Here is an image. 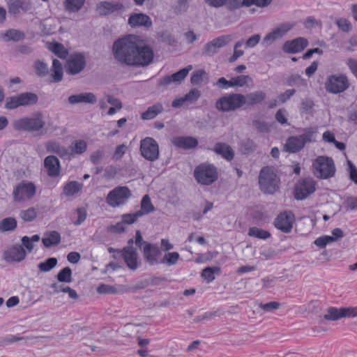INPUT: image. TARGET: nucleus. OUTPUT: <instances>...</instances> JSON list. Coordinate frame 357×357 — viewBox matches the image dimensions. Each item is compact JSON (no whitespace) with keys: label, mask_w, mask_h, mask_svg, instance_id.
<instances>
[{"label":"nucleus","mask_w":357,"mask_h":357,"mask_svg":"<svg viewBox=\"0 0 357 357\" xmlns=\"http://www.w3.org/2000/svg\"><path fill=\"white\" fill-rule=\"evenodd\" d=\"M121 257H123L127 266L132 271L136 270L140 265L137 249L132 246H126L122 250Z\"/></svg>","instance_id":"f3484780"},{"label":"nucleus","mask_w":357,"mask_h":357,"mask_svg":"<svg viewBox=\"0 0 357 357\" xmlns=\"http://www.w3.org/2000/svg\"><path fill=\"white\" fill-rule=\"evenodd\" d=\"M104 155L105 151L103 149H98L91 153L90 160L93 164L96 165L103 158Z\"/></svg>","instance_id":"338daca9"},{"label":"nucleus","mask_w":357,"mask_h":357,"mask_svg":"<svg viewBox=\"0 0 357 357\" xmlns=\"http://www.w3.org/2000/svg\"><path fill=\"white\" fill-rule=\"evenodd\" d=\"M213 151L229 161L231 160L234 156V153L231 148L225 143L215 144Z\"/></svg>","instance_id":"72a5a7b5"},{"label":"nucleus","mask_w":357,"mask_h":357,"mask_svg":"<svg viewBox=\"0 0 357 357\" xmlns=\"http://www.w3.org/2000/svg\"><path fill=\"white\" fill-rule=\"evenodd\" d=\"M128 24L132 27L145 26L150 27L152 25L151 18L144 13H133L128 18Z\"/></svg>","instance_id":"bb28decb"},{"label":"nucleus","mask_w":357,"mask_h":357,"mask_svg":"<svg viewBox=\"0 0 357 357\" xmlns=\"http://www.w3.org/2000/svg\"><path fill=\"white\" fill-rule=\"evenodd\" d=\"M60 282L70 283L73 281L72 271L70 267H65L61 269L56 275Z\"/></svg>","instance_id":"8fccbe9b"},{"label":"nucleus","mask_w":357,"mask_h":357,"mask_svg":"<svg viewBox=\"0 0 357 357\" xmlns=\"http://www.w3.org/2000/svg\"><path fill=\"white\" fill-rule=\"evenodd\" d=\"M231 87L238 86L242 87L245 85H248L250 83H252V79L248 75H239L231 78Z\"/></svg>","instance_id":"49530a36"},{"label":"nucleus","mask_w":357,"mask_h":357,"mask_svg":"<svg viewBox=\"0 0 357 357\" xmlns=\"http://www.w3.org/2000/svg\"><path fill=\"white\" fill-rule=\"evenodd\" d=\"M57 264V259L54 257L49 258L46 261L38 264V268L43 272H47L52 270Z\"/></svg>","instance_id":"5fc2aeb1"},{"label":"nucleus","mask_w":357,"mask_h":357,"mask_svg":"<svg viewBox=\"0 0 357 357\" xmlns=\"http://www.w3.org/2000/svg\"><path fill=\"white\" fill-rule=\"evenodd\" d=\"M43 114L40 112L33 114L30 116H24L15 120L13 127L17 131H26L35 135H42L45 126Z\"/></svg>","instance_id":"f03ea898"},{"label":"nucleus","mask_w":357,"mask_h":357,"mask_svg":"<svg viewBox=\"0 0 357 357\" xmlns=\"http://www.w3.org/2000/svg\"><path fill=\"white\" fill-rule=\"evenodd\" d=\"M257 147L256 143L250 139L242 140L240 144V150L243 154H250L254 152Z\"/></svg>","instance_id":"a19ab883"},{"label":"nucleus","mask_w":357,"mask_h":357,"mask_svg":"<svg viewBox=\"0 0 357 357\" xmlns=\"http://www.w3.org/2000/svg\"><path fill=\"white\" fill-rule=\"evenodd\" d=\"M38 100V96L31 92H24L6 99L5 107L8 109H16L20 106L34 105Z\"/></svg>","instance_id":"1a4fd4ad"},{"label":"nucleus","mask_w":357,"mask_h":357,"mask_svg":"<svg viewBox=\"0 0 357 357\" xmlns=\"http://www.w3.org/2000/svg\"><path fill=\"white\" fill-rule=\"evenodd\" d=\"M70 149L75 154H82L87 149V144L82 139L75 140L71 144Z\"/></svg>","instance_id":"a18cd8bd"},{"label":"nucleus","mask_w":357,"mask_h":357,"mask_svg":"<svg viewBox=\"0 0 357 357\" xmlns=\"http://www.w3.org/2000/svg\"><path fill=\"white\" fill-rule=\"evenodd\" d=\"M172 143L174 146L183 149H194L198 145L197 139L190 136L174 137L172 139Z\"/></svg>","instance_id":"a878e982"},{"label":"nucleus","mask_w":357,"mask_h":357,"mask_svg":"<svg viewBox=\"0 0 357 357\" xmlns=\"http://www.w3.org/2000/svg\"><path fill=\"white\" fill-rule=\"evenodd\" d=\"M315 181L312 178L301 181L295 188L294 197L298 200L305 199L315 190Z\"/></svg>","instance_id":"dca6fc26"},{"label":"nucleus","mask_w":357,"mask_h":357,"mask_svg":"<svg viewBox=\"0 0 357 357\" xmlns=\"http://www.w3.org/2000/svg\"><path fill=\"white\" fill-rule=\"evenodd\" d=\"M349 86L347 77L344 74H335L327 77L325 82L326 90L333 94L346 91Z\"/></svg>","instance_id":"9d476101"},{"label":"nucleus","mask_w":357,"mask_h":357,"mask_svg":"<svg viewBox=\"0 0 357 357\" xmlns=\"http://www.w3.org/2000/svg\"><path fill=\"white\" fill-rule=\"evenodd\" d=\"M308 43L303 38H298L287 41L283 45V50L287 53H297L301 52L307 47Z\"/></svg>","instance_id":"393cba45"},{"label":"nucleus","mask_w":357,"mask_h":357,"mask_svg":"<svg viewBox=\"0 0 357 357\" xmlns=\"http://www.w3.org/2000/svg\"><path fill=\"white\" fill-rule=\"evenodd\" d=\"M61 235L56 231H50L45 233L42 242L45 248L57 245L61 242Z\"/></svg>","instance_id":"473e14b6"},{"label":"nucleus","mask_w":357,"mask_h":357,"mask_svg":"<svg viewBox=\"0 0 357 357\" xmlns=\"http://www.w3.org/2000/svg\"><path fill=\"white\" fill-rule=\"evenodd\" d=\"M132 192L127 186H117L106 197V203L112 208L124 205L131 197Z\"/></svg>","instance_id":"423d86ee"},{"label":"nucleus","mask_w":357,"mask_h":357,"mask_svg":"<svg viewBox=\"0 0 357 357\" xmlns=\"http://www.w3.org/2000/svg\"><path fill=\"white\" fill-rule=\"evenodd\" d=\"M231 40L230 35H225L218 37L209 43H207L202 50V55L211 56L217 53L218 50L225 46Z\"/></svg>","instance_id":"4468645a"},{"label":"nucleus","mask_w":357,"mask_h":357,"mask_svg":"<svg viewBox=\"0 0 357 357\" xmlns=\"http://www.w3.org/2000/svg\"><path fill=\"white\" fill-rule=\"evenodd\" d=\"M294 221V215L291 213H283L280 214L275 220V227L284 233L291 231Z\"/></svg>","instance_id":"412c9836"},{"label":"nucleus","mask_w":357,"mask_h":357,"mask_svg":"<svg viewBox=\"0 0 357 357\" xmlns=\"http://www.w3.org/2000/svg\"><path fill=\"white\" fill-rule=\"evenodd\" d=\"M141 155L147 160L155 161L159 158V146L152 137H146L140 142Z\"/></svg>","instance_id":"9b49d317"},{"label":"nucleus","mask_w":357,"mask_h":357,"mask_svg":"<svg viewBox=\"0 0 357 357\" xmlns=\"http://www.w3.org/2000/svg\"><path fill=\"white\" fill-rule=\"evenodd\" d=\"M155 211V207L152 204L151 199L148 195H144L141 201V210L138 213L142 214V216L152 213Z\"/></svg>","instance_id":"ea45409f"},{"label":"nucleus","mask_w":357,"mask_h":357,"mask_svg":"<svg viewBox=\"0 0 357 357\" xmlns=\"http://www.w3.org/2000/svg\"><path fill=\"white\" fill-rule=\"evenodd\" d=\"M271 1L272 0H243V1H240V0H233L231 6L232 7L238 8L243 6L250 7L252 5L264 8L268 6Z\"/></svg>","instance_id":"2f4dec72"},{"label":"nucleus","mask_w":357,"mask_h":357,"mask_svg":"<svg viewBox=\"0 0 357 357\" xmlns=\"http://www.w3.org/2000/svg\"><path fill=\"white\" fill-rule=\"evenodd\" d=\"M34 69L36 73L40 77L47 75L49 72L47 64L40 60L35 61Z\"/></svg>","instance_id":"864d4df0"},{"label":"nucleus","mask_w":357,"mask_h":357,"mask_svg":"<svg viewBox=\"0 0 357 357\" xmlns=\"http://www.w3.org/2000/svg\"><path fill=\"white\" fill-rule=\"evenodd\" d=\"M179 259V254L176 252H169L166 254L164 257L162 262H167L169 265H174L176 264L178 259Z\"/></svg>","instance_id":"e2e57ef3"},{"label":"nucleus","mask_w":357,"mask_h":357,"mask_svg":"<svg viewBox=\"0 0 357 357\" xmlns=\"http://www.w3.org/2000/svg\"><path fill=\"white\" fill-rule=\"evenodd\" d=\"M97 292L99 294H116L118 291L116 288L112 285L101 284L97 288Z\"/></svg>","instance_id":"69168bd1"},{"label":"nucleus","mask_w":357,"mask_h":357,"mask_svg":"<svg viewBox=\"0 0 357 357\" xmlns=\"http://www.w3.org/2000/svg\"><path fill=\"white\" fill-rule=\"evenodd\" d=\"M49 50L61 59H65L68 54L63 45L59 43L50 44Z\"/></svg>","instance_id":"c03bdc74"},{"label":"nucleus","mask_w":357,"mask_h":357,"mask_svg":"<svg viewBox=\"0 0 357 357\" xmlns=\"http://www.w3.org/2000/svg\"><path fill=\"white\" fill-rule=\"evenodd\" d=\"M96 100V96L91 92L81 93L68 97L69 103L73 105L77 103L94 104Z\"/></svg>","instance_id":"c85d7f7f"},{"label":"nucleus","mask_w":357,"mask_h":357,"mask_svg":"<svg viewBox=\"0 0 357 357\" xmlns=\"http://www.w3.org/2000/svg\"><path fill=\"white\" fill-rule=\"evenodd\" d=\"M140 217H142V214L137 211L134 213L123 214L121 220L123 224L130 225L134 223Z\"/></svg>","instance_id":"052dcab7"},{"label":"nucleus","mask_w":357,"mask_h":357,"mask_svg":"<svg viewBox=\"0 0 357 357\" xmlns=\"http://www.w3.org/2000/svg\"><path fill=\"white\" fill-rule=\"evenodd\" d=\"M335 24L344 32H349L351 29V23L346 18H338Z\"/></svg>","instance_id":"680f3d73"},{"label":"nucleus","mask_w":357,"mask_h":357,"mask_svg":"<svg viewBox=\"0 0 357 357\" xmlns=\"http://www.w3.org/2000/svg\"><path fill=\"white\" fill-rule=\"evenodd\" d=\"M33 8L31 0H10L8 2V12L17 15L22 12H28Z\"/></svg>","instance_id":"aec40b11"},{"label":"nucleus","mask_w":357,"mask_h":357,"mask_svg":"<svg viewBox=\"0 0 357 357\" xmlns=\"http://www.w3.org/2000/svg\"><path fill=\"white\" fill-rule=\"evenodd\" d=\"M243 106L250 107L263 102L266 98V93L264 91H257L248 93L245 96L243 95Z\"/></svg>","instance_id":"c756f323"},{"label":"nucleus","mask_w":357,"mask_h":357,"mask_svg":"<svg viewBox=\"0 0 357 357\" xmlns=\"http://www.w3.org/2000/svg\"><path fill=\"white\" fill-rule=\"evenodd\" d=\"M85 0H64L63 5L68 13H77L83 7Z\"/></svg>","instance_id":"e433bc0d"},{"label":"nucleus","mask_w":357,"mask_h":357,"mask_svg":"<svg viewBox=\"0 0 357 357\" xmlns=\"http://www.w3.org/2000/svg\"><path fill=\"white\" fill-rule=\"evenodd\" d=\"M47 152L56 153L61 158H65L69 155L68 149L56 140H50L45 143Z\"/></svg>","instance_id":"7c9ffc66"},{"label":"nucleus","mask_w":357,"mask_h":357,"mask_svg":"<svg viewBox=\"0 0 357 357\" xmlns=\"http://www.w3.org/2000/svg\"><path fill=\"white\" fill-rule=\"evenodd\" d=\"M333 236H323L314 241V244L319 248H325L328 244L337 241L343 237V231L340 228H335L332 231Z\"/></svg>","instance_id":"cd10ccee"},{"label":"nucleus","mask_w":357,"mask_h":357,"mask_svg":"<svg viewBox=\"0 0 357 357\" xmlns=\"http://www.w3.org/2000/svg\"><path fill=\"white\" fill-rule=\"evenodd\" d=\"M205 1L210 6L213 7H220L224 4H227L229 10H235L238 8L232 7L233 0H205Z\"/></svg>","instance_id":"13d9d810"},{"label":"nucleus","mask_w":357,"mask_h":357,"mask_svg":"<svg viewBox=\"0 0 357 357\" xmlns=\"http://www.w3.org/2000/svg\"><path fill=\"white\" fill-rule=\"evenodd\" d=\"M248 235L259 239H266L271 236L268 231L257 227L250 228Z\"/></svg>","instance_id":"603ef678"},{"label":"nucleus","mask_w":357,"mask_h":357,"mask_svg":"<svg viewBox=\"0 0 357 357\" xmlns=\"http://www.w3.org/2000/svg\"><path fill=\"white\" fill-rule=\"evenodd\" d=\"M145 246L143 249L144 257L146 261L151 265H155L158 262V257L161 255L159 248L148 243H144Z\"/></svg>","instance_id":"5701e85b"},{"label":"nucleus","mask_w":357,"mask_h":357,"mask_svg":"<svg viewBox=\"0 0 357 357\" xmlns=\"http://www.w3.org/2000/svg\"><path fill=\"white\" fill-rule=\"evenodd\" d=\"M194 176L197 183L208 185L218 179V172L211 165L201 164L195 169Z\"/></svg>","instance_id":"0eeeda50"},{"label":"nucleus","mask_w":357,"mask_h":357,"mask_svg":"<svg viewBox=\"0 0 357 357\" xmlns=\"http://www.w3.org/2000/svg\"><path fill=\"white\" fill-rule=\"evenodd\" d=\"M83 188V184L75 181L68 182L63 189V193L68 197H73L80 192Z\"/></svg>","instance_id":"f704fd0d"},{"label":"nucleus","mask_w":357,"mask_h":357,"mask_svg":"<svg viewBox=\"0 0 357 357\" xmlns=\"http://www.w3.org/2000/svg\"><path fill=\"white\" fill-rule=\"evenodd\" d=\"M207 79L208 76L206 72L204 70H199L193 72L190 78V82L193 85H198Z\"/></svg>","instance_id":"09e8293b"},{"label":"nucleus","mask_w":357,"mask_h":357,"mask_svg":"<svg viewBox=\"0 0 357 357\" xmlns=\"http://www.w3.org/2000/svg\"><path fill=\"white\" fill-rule=\"evenodd\" d=\"M344 204L345 206L351 211L357 210V197L351 196L347 197L344 201Z\"/></svg>","instance_id":"774afa93"},{"label":"nucleus","mask_w":357,"mask_h":357,"mask_svg":"<svg viewBox=\"0 0 357 357\" xmlns=\"http://www.w3.org/2000/svg\"><path fill=\"white\" fill-rule=\"evenodd\" d=\"M40 239V236L38 234H35L31 237H29L26 236H23L21 241L22 245L26 248L28 252H31L34 248L33 243L38 242Z\"/></svg>","instance_id":"de8ad7c7"},{"label":"nucleus","mask_w":357,"mask_h":357,"mask_svg":"<svg viewBox=\"0 0 357 357\" xmlns=\"http://www.w3.org/2000/svg\"><path fill=\"white\" fill-rule=\"evenodd\" d=\"M292 26L290 24H281L264 37L263 44L266 46L269 45L276 40L282 38Z\"/></svg>","instance_id":"4be33fe9"},{"label":"nucleus","mask_w":357,"mask_h":357,"mask_svg":"<svg viewBox=\"0 0 357 357\" xmlns=\"http://www.w3.org/2000/svg\"><path fill=\"white\" fill-rule=\"evenodd\" d=\"M342 318V307L336 308L334 307H330L326 313L324 315V319L328 321H336Z\"/></svg>","instance_id":"37998d69"},{"label":"nucleus","mask_w":357,"mask_h":357,"mask_svg":"<svg viewBox=\"0 0 357 357\" xmlns=\"http://www.w3.org/2000/svg\"><path fill=\"white\" fill-rule=\"evenodd\" d=\"M37 338H38L37 337H34V336H27V337L20 336V337H18V336L11 335V336H9V337H4L0 342V345H1L3 344H10V343H13L14 342L19 341V340H26V341H27V340H36Z\"/></svg>","instance_id":"6e6d98bb"},{"label":"nucleus","mask_w":357,"mask_h":357,"mask_svg":"<svg viewBox=\"0 0 357 357\" xmlns=\"http://www.w3.org/2000/svg\"><path fill=\"white\" fill-rule=\"evenodd\" d=\"M37 216V211L34 208H29L20 212L21 218L26 222L33 221Z\"/></svg>","instance_id":"4d7b16f0"},{"label":"nucleus","mask_w":357,"mask_h":357,"mask_svg":"<svg viewBox=\"0 0 357 357\" xmlns=\"http://www.w3.org/2000/svg\"><path fill=\"white\" fill-rule=\"evenodd\" d=\"M279 178L274 169L270 167H263L259 175V188L264 193L273 194L278 189Z\"/></svg>","instance_id":"20e7f679"},{"label":"nucleus","mask_w":357,"mask_h":357,"mask_svg":"<svg viewBox=\"0 0 357 357\" xmlns=\"http://www.w3.org/2000/svg\"><path fill=\"white\" fill-rule=\"evenodd\" d=\"M123 5L118 2L100 1L96 6V11L101 16H105L123 10Z\"/></svg>","instance_id":"6ab92c4d"},{"label":"nucleus","mask_w":357,"mask_h":357,"mask_svg":"<svg viewBox=\"0 0 357 357\" xmlns=\"http://www.w3.org/2000/svg\"><path fill=\"white\" fill-rule=\"evenodd\" d=\"M17 225V220L14 218H5L0 221V231L1 232L12 231L16 229Z\"/></svg>","instance_id":"58836bf2"},{"label":"nucleus","mask_w":357,"mask_h":357,"mask_svg":"<svg viewBox=\"0 0 357 357\" xmlns=\"http://www.w3.org/2000/svg\"><path fill=\"white\" fill-rule=\"evenodd\" d=\"M112 54L119 63L135 67L149 66L154 56L152 48L136 35H128L115 40Z\"/></svg>","instance_id":"f257e3e1"},{"label":"nucleus","mask_w":357,"mask_h":357,"mask_svg":"<svg viewBox=\"0 0 357 357\" xmlns=\"http://www.w3.org/2000/svg\"><path fill=\"white\" fill-rule=\"evenodd\" d=\"M3 257L7 262H20L26 257V251L20 245H13L3 252Z\"/></svg>","instance_id":"a211bd4d"},{"label":"nucleus","mask_w":357,"mask_h":357,"mask_svg":"<svg viewBox=\"0 0 357 357\" xmlns=\"http://www.w3.org/2000/svg\"><path fill=\"white\" fill-rule=\"evenodd\" d=\"M163 106L161 103H156L151 107L141 114V118L143 120H151L154 119L158 114L163 111Z\"/></svg>","instance_id":"c9c22d12"},{"label":"nucleus","mask_w":357,"mask_h":357,"mask_svg":"<svg viewBox=\"0 0 357 357\" xmlns=\"http://www.w3.org/2000/svg\"><path fill=\"white\" fill-rule=\"evenodd\" d=\"M44 167L50 177L54 178L60 174V162L54 155H48L45 158Z\"/></svg>","instance_id":"b1692460"},{"label":"nucleus","mask_w":357,"mask_h":357,"mask_svg":"<svg viewBox=\"0 0 357 357\" xmlns=\"http://www.w3.org/2000/svg\"><path fill=\"white\" fill-rule=\"evenodd\" d=\"M314 174L320 178H328L335 174V167L333 159L328 156H318L312 163Z\"/></svg>","instance_id":"39448f33"},{"label":"nucleus","mask_w":357,"mask_h":357,"mask_svg":"<svg viewBox=\"0 0 357 357\" xmlns=\"http://www.w3.org/2000/svg\"><path fill=\"white\" fill-rule=\"evenodd\" d=\"M301 132L297 136L289 137L286 142L284 149L289 153H296L304 148L306 144L315 142L317 133V127H309L298 130Z\"/></svg>","instance_id":"7ed1b4c3"},{"label":"nucleus","mask_w":357,"mask_h":357,"mask_svg":"<svg viewBox=\"0 0 357 357\" xmlns=\"http://www.w3.org/2000/svg\"><path fill=\"white\" fill-rule=\"evenodd\" d=\"M200 96L201 93L198 89H192L184 96L187 103L192 104L196 102L199 98Z\"/></svg>","instance_id":"bf43d9fd"},{"label":"nucleus","mask_w":357,"mask_h":357,"mask_svg":"<svg viewBox=\"0 0 357 357\" xmlns=\"http://www.w3.org/2000/svg\"><path fill=\"white\" fill-rule=\"evenodd\" d=\"M86 63V59L83 54H72L67 61L66 73L69 75H77L84 69Z\"/></svg>","instance_id":"ddd939ff"},{"label":"nucleus","mask_w":357,"mask_h":357,"mask_svg":"<svg viewBox=\"0 0 357 357\" xmlns=\"http://www.w3.org/2000/svg\"><path fill=\"white\" fill-rule=\"evenodd\" d=\"M192 69V65H188L185 68L181 69L178 72L171 75L165 76L158 81V85L167 86L169 84H174L175 85L180 84L182 81L185 79L189 72Z\"/></svg>","instance_id":"2eb2a0df"},{"label":"nucleus","mask_w":357,"mask_h":357,"mask_svg":"<svg viewBox=\"0 0 357 357\" xmlns=\"http://www.w3.org/2000/svg\"><path fill=\"white\" fill-rule=\"evenodd\" d=\"M3 37L6 41H19L24 38V33L19 30L11 29L8 30Z\"/></svg>","instance_id":"79ce46f5"},{"label":"nucleus","mask_w":357,"mask_h":357,"mask_svg":"<svg viewBox=\"0 0 357 357\" xmlns=\"http://www.w3.org/2000/svg\"><path fill=\"white\" fill-rule=\"evenodd\" d=\"M51 76L53 81L59 82L63 78V67L61 63L58 59H54L51 68Z\"/></svg>","instance_id":"4c0bfd02"},{"label":"nucleus","mask_w":357,"mask_h":357,"mask_svg":"<svg viewBox=\"0 0 357 357\" xmlns=\"http://www.w3.org/2000/svg\"><path fill=\"white\" fill-rule=\"evenodd\" d=\"M280 303L276 301H271L267 303H259L258 306L264 311L272 312L275 310H278L280 307Z\"/></svg>","instance_id":"0e129e2a"},{"label":"nucleus","mask_w":357,"mask_h":357,"mask_svg":"<svg viewBox=\"0 0 357 357\" xmlns=\"http://www.w3.org/2000/svg\"><path fill=\"white\" fill-rule=\"evenodd\" d=\"M220 272V268L218 266L206 267L202 272V277L208 282H211L215 280V273Z\"/></svg>","instance_id":"3c124183"},{"label":"nucleus","mask_w":357,"mask_h":357,"mask_svg":"<svg viewBox=\"0 0 357 357\" xmlns=\"http://www.w3.org/2000/svg\"><path fill=\"white\" fill-rule=\"evenodd\" d=\"M36 192V188L32 182L22 181L14 188L13 195L15 201L24 202L32 199Z\"/></svg>","instance_id":"f8f14e48"},{"label":"nucleus","mask_w":357,"mask_h":357,"mask_svg":"<svg viewBox=\"0 0 357 357\" xmlns=\"http://www.w3.org/2000/svg\"><path fill=\"white\" fill-rule=\"evenodd\" d=\"M243 94L231 93L225 95L215 102V108L220 112L234 111L243 107Z\"/></svg>","instance_id":"6e6552de"}]
</instances>
